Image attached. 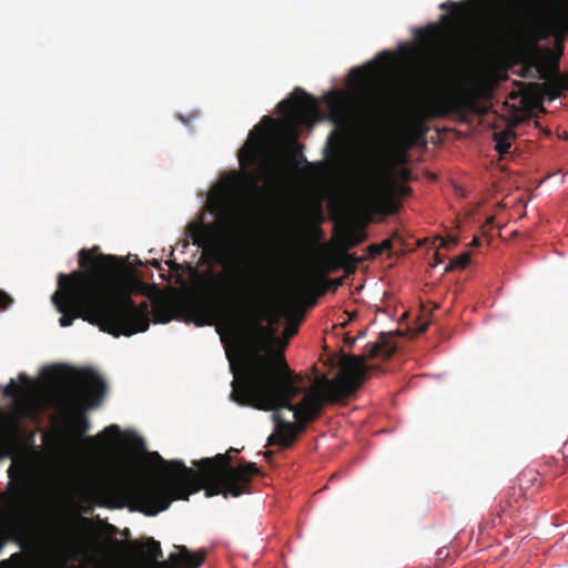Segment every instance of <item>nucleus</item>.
<instances>
[{
    "instance_id": "41",
    "label": "nucleus",
    "mask_w": 568,
    "mask_h": 568,
    "mask_svg": "<svg viewBox=\"0 0 568 568\" xmlns=\"http://www.w3.org/2000/svg\"><path fill=\"white\" fill-rule=\"evenodd\" d=\"M427 328H428V324H427V323H425V324L420 325V327L418 328V332H419V333H424V332H426V331H427Z\"/></svg>"
},
{
    "instance_id": "20",
    "label": "nucleus",
    "mask_w": 568,
    "mask_h": 568,
    "mask_svg": "<svg viewBox=\"0 0 568 568\" xmlns=\"http://www.w3.org/2000/svg\"><path fill=\"white\" fill-rule=\"evenodd\" d=\"M524 497L508 496V489L505 491L504 499L500 501V509L504 514H510L514 509L520 507V500Z\"/></svg>"
},
{
    "instance_id": "23",
    "label": "nucleus",
    "mask_w": 568,
    "mask_h": 568,
    "mask_svg": "<svg viewBox=\"0 0 568 568\" xmlns=\"http://www.w3.org/2000/svg\"><path fill=\"white\" fill-rule=\"evenodd\" d=\"M154 322L156 323H168L171 321L170 311L161 305H156L153 311Z\"/></svg>"
},
{
    "instance_id": "25",
    "label": "nucleus",
    "mask_w": 568,
    "mask_h": 568,
    "mask_svg": "<svg viewBox=\"0 0 568 568\" xmlns=\"http://www.w3.org/2000/svg\"><path fill=\"white\" fill-rule=\"evenodd\" d=\"M344 257L345 260L351 261V263L345 264V274H347V276L354 273L356 271V264L361 263L364 260L363 257H355L347 253H345Z\"/></svg>"
},
{
    "instance_id": "21",
    "label": "nucleus",
    "mask_w": 568,
    "mask_h": 568,
    "mask_svg": "<svg viewBox=\"0 0 568 568\" xmlns=\"http://www.w3.org/2000/svg\"><path fill=\"white\" fill-rule=\"evenodd\" d=\"M470 262L469 253H463L459 256H456L445 266V273L454 271L456 268L464 270Z\"/></svg>"
},
{
    "instance_id": "10",
    "label": "nucleus",
    "mask_w": 568,
    "mask_h": 568,
    "mask_svg": "<svg viewBox=\"0 0 568 568\" xmlns=\"http://www.w3.org/2000/svg\"><path fill=\"white\" fill-rule=\"evenodd\" d=\"M14 511L20 519L38 517L54 530L64 531L65 525L61 514L52 505L38 509L28 497L19 496L14 504Z\"/></svg>"
},
{
    "instance_id": "24",
    "label": "nucleus",
    "mask_w": 568,
    "mask_h": 568,
    "mask_svg": "<svg viewBox=\"0 0 568 568\" xmlns=\"http://www.w3.org/2000/svg\"><path fill=\"white\" fill-rule=\"evenodd\" d=\"M21 393L22 388L16 383L14 379H11L10 383L3 388V395L8 398H16Z\"/></svg>"
},
{
    "instance_id": "12",
    "label": "nucleus",
    "mask_w": 568,
    "mask_h": 568,
    "mask_svg": "<svg viewBox=\"0 0 568 568\" xmlns=\"http://www.w3.org/2000/svg\"><path fill=\"white\" fill-rule=\"evenodd\" d=\"M346 278L347 274L337 278H327L325 276L315 278L305 276L294 286L292 294L297 301H302L307 296L315 298L317 295H323L327 291L336 292L339 286L344 285Z\"/></svg>"
},
{
    "instance_id": "37",
    "label": "nucleus",
    "mask_w": 568,
    "mask_h": 568,
    "mask_svg": "<svg viewBox=\"0 0 568 568\" xmlns=\"http://www.w3.org/2000/svg\"><path fill=\"white\" fill-rule=\"evenodd\" d=\"M494 220H495V219H494V216H489V217H487V219H486V223H485V225H483V229H485L486 226L491 227V226H493V223H494Z\"/></svg>"
},
{
    "instance_id": "31",
    "label": "nucleus",
    "mask_w": 568,
    "mask_h": 568,
    "mask_svg": "<svg viewBox=\"0 0 568 568\" xmlns=\"http://www.w3.org/2000/svg\"><path fill=\"white\" fill-rule=\"evenodd\" d=\"M457 243V239L456 237H450L448 241H443L442 245L444 247H449L452 245H455Z\"/></svg>"
},
{
    "instance_id": "15",
    "label": "nucleus",
    "mask_w": 568,
    "mask_h": 568,
    "mask_svg": "<svg viewBox=\"0 0 568 568\" xmlns=\"http://www.w3.org/2000/svg\"><path fill=\"white\" fill-rule=\"evenodd\" d=\"M519 485L508 487V496L525 497L526 490L538 481V473L534 470L524 471L519 475Z\"/></svg>"
},
{
    "instance_id": "9",
    "label": "nucleus",
    "mask_w": 568,
    "mask_h": 568,
    "mask_svg": "<svg viewBox=\"0 0 568 568\" xmlns=\"http://www.w3.org/2000/svg\"><path fill=\"white\" fill-rule=\"evenodd\" d=\"M537 78L544 80L541 83L531 84L535 90V97L538 101L548 99L555 100L560 95L561 90L565 88V79L560 75L558 67L548 65L544 62L536 64Z\"/></svg>"
},
{
    "instance_id": "3",
    "label": "nucleus",
    "mask_w": 568,
    "mask_h": 568,
    "mask_svg": "<svg viewBox=\"0 0 568 568\" xmlns=\"http://www.w3.org/2000/svg\"><path fill=\"white\" fill-rule=\"evenodd\" d=\"M150 457L164 466L163 471L130 480L123 488L131 508L145 516H156L174 500H189L192 494L202 489L206 497H240L248 493L252 478L260 474L255 463L233 466L227 453L201 459L197 463L199 471L186 467L181 460L168 462L156 452L151 453Z\"/></svg>"
},
{
    "instance_id": "38",
    "label": "nucleus",
    "mask_w": 568,
    "mask_h": 568,
    "mask_svg": "<svg viewBox=\"0 0 568 568\" xmlns=\"http://www.w3.org/2000/svg\"><path fill=\"white\" fill-rule=\"evenodd\" d=\"M479 245H480V241H479V239H478V237H476V236H475V237L473 239V241L470 242V246H473V247H477V246H479Z\"/></svg>"
},
{
    "instance_id": "13",
    "label": "nucleus",
    "mask_w": 568,
    "mask_h": 568,
    "mask_svg": "<svg viewBox=\"0 0 568 568\" xmlns=\"http://www.w3.org/2000/svg\"><path fill=\"white\" fill-rule=\"evenodd\" d=\"M464 102L458 97L440 95L433 98L414 109V116L419 120L444 118L463 109Z\"/></svg>"
},
{
    "instance_id": "32",
    "label": "nucleus",
    "mask_w": 568,
    "mask_h": 568,
    "mask_svg": "<svg viewBox=\"0 0 568 568\" xmlns=\"http://www.w3.org/2000/svg\"><path fill=\"white\" fill-rule=\"evenodd\" d=\"M244 237L241 236V237H237L236 241L233 243V247L234 248H243V243H244Z\"/></svg>"
},
{
    "instance_id": "39",
    "label": "nucleus",
    "mask_w": 568,
    "mask_h": 568,
    "mask_svg": "<svg viewBox=\"0 0 568 568\" xmlns=\"http://www.w3.org/2000/svg\"><path fill=\"white\" fill-rule=\"evenodd\" d=\"M434 256H435V263L433 264V266H436L437 264H439L442 262V260H440L439 254L437 252L434 254Z\"/></svg>"
},
{
    "instance_id": "18",
    "label": "nucleus",
    "mask_w": 568,
    "mask_h": 568,
    "mask_svg": "<svg viewBox=\"0 0 568 568\" xmlns=\"http://www.w3.org/2000/svg\"><path fill=\"white\" fill-rule=\"evenodd\" d=\"M515 138H516V134L511 129H506V130L494 133L496 151L501 155L509 153V150L511 148V141Z\"/></svg>"
},
{
    "instance_id": "27",
    "label": "nucleus",
    "mask_w": 568,
    "mask_h": 568,
    "mask_svg": "<svg viewBox=\"0 0 568 568\" xmlns=\"http://www.w3.org/2000/svg\"><path fill=\"white\" fill-rule=\"evenodd\" d=\"M13 304V298L6 293L4 291L0 290V308L7 310Z\"/></svg>"
},
{
    "instance_id": "11",
    "label": "nucleus",
    "mask_w": 568,
    "mask_h": 568,
    "mask_svg": "<svg viewBox=\"0 0 568 568\" xmlns=\"http://www.w3.org/2000/svg\"><path fill=\"white\" fill-rule=\"evenodd\" d=\"M239 160L242 168L257 164V175L247 174V179L253 185H256L261 180H271L274 178V165L268 159L262 155L261 145L247 143L240 152Z\"/></svg>"
},
{
    "instance_id": "43",
    "label": "nucleus",
    "mask_w": 568,
    "mask_h": 568,
    "mask_svg": "<svg viewBox=\"0 0 568 568\" xmlns=\"http://www.w3.org/2000/svg\"><path fill=\"white\" fill-rule=\"evenodd\" d=\"M239 262H241L243 265H246L247 258H244V255H241L240 258H237Z\"/></svg>"
},
{
    "instance_id": "8",
    "label": "nucleus",
    "mask_w": 568,
    "mask_h": 568,
    "mask_svg": "<svg viewBox=\"0 0 568 568\" xmlns=\"http://www.w3.org/2000/svg\"><path fill=\"white\" fill-rule=\"evenodd\" d=\"M374 63L352 69L349 82L358 92L359 106L367 113H375L379 109V97L373 83Z\"/></svg>"
},
{
    "instance_id": "34",
    "label": "nucleus",
    "mask_w": 568,
    "mask_h": 568,
    "mask_svg": "<svg viewBox=\"0 0 568 568\" xmlns=\"http://www.w3.org/2000/svg\"><path fill=\"white\" fill-rule=\"evenodd\" d=\"M262 122L266 123L267 125L270 126H274L275 125V122L274 120L268 116V115H265L263 119H262Z\"/></svg>"
},
{
    "instance_id": "5",
    "label": "nucleus",
    "mask_w": 568,
    "mask_h": 568,
    "mask_svg": "<svg viewBox=\"0 0 568 568\" xmlns=\"http://www.w3.org/2000/svg\"><path fill=\"white\" fill-rule=\"evenodd\" d=\"M42 376L51 384H63L58 394V409L68 432L82 437L90 429L87 413L99 407L108 393L103 377L91 368L68 369L51 365L42 369Z\"/></svg>"
},
{
    "instance_id": "6",
    "label": "nucleus",
    "mask_w": 568,
    "mask_h": 568,
    "mask_svg": "<svg viewBox=\"0 0 568 568\" xmlns=\"http://www.w3.org/2000/svg\"><path fill=\"white\" fill-rule=\"evenodd\" d=\"M277 111L283 116V131L296 146L297 128L301 124L310 123L318 114V105L315 98L301 88H295L288 99L277 104Z\"/></svg>"
},
{
    "instance_id": "1",
    "label": "nucleus",
    "mask_w": 568,
    "mask_h": 568,
    "mask_svg": "<svg viewBox=\"0 0 568 568\" xmlns=\"http://www.w3.org/2000/svg\"><path fill=\"white\" fill-rule=\"evenodd\" d=\"M396 346L384 334L373 344H367L362 356H347L339 375L325 379L323 388L305 393L303 376L292 371L282 349L265 344L264 352L250 348L235 368L231 398L242 406L261 410H273L274 432L267 445L290 448L305 430L308 423L317 419L325 403H336L354 393L366 379V359H387Z\"/></svg>"
},
{
    "instance_id": "30",
    "label": "nucleus",
    "mask_w": 568,
    "mask_h": 568,
    "mask_svg": "<svg viewBox=\"0 0 568 568\" xmlns=\"http://www.w3.org/2000/svg\"><path fill=\"white\" fill-rule=\"evenodd\" d=\"M383 252H389L393 247V243L390 239L384 240L382 243H379Z\"/></svg>"
},
{
    "instance_id": "45",
    "label": "nucleus",
    "mask_w": 568,
    "mask_h": 568,
    "mask_svg": "<svg viewBox=\"0 0 568 568\" xmlns=\"http://www.w3.org/2000/svg\"><path fill=\"white\" fill-rule=\"evenodd\" d=\"M272 455H273V453L271 450H267L264 453V456L268 459L272 457Z\"/></svg>"
},
{
    "instance_id": "17",
    "label": "nucleus",
    "mask_w": 568,
    "mask_h": 568,
    "mask_svg": "<svg viewBox=\"0 0 568 568\" xmlns=\"http://www.w3.org/2000/svg\"><path fill=\"white\" fill-rule=\"evenodd\" d=\"M367 234L364 230L357 227H348L341 236V243L345 251L355 247L356 245L365 242Z\"/></svg>"
},
{
    "instance_id": "16",
    "label": "nucleus",
    "mask_w": 568,
    "mask_h": 568,
    "mask_svg": "<svg viewBox=\"0 0 568 568\" xmlns=\"http://www.w3.org/2000/svg\"><path fill=\"white\" fill-rule=\"evenodd\" d=\"M215 225L212 224H194L191 226V237L193 243L200 247L205 246L212 241Z\"/></svg>"
},
{
    "instance_id": "29",
    "label": "nucleus",
    "mask_w": 568,
    "mask_h": 568,
    "mask_svg": "<svg viewBox=\"0 0 568 568\" xmlns=\"http://www.w3.org/2000/svg\"><path fill=\"white\" fill-rule=\"evenodd\" d=\"M225 211V207H224V203L222 201H217L216 203L212 204V212H215V213H224Z\"/></svg>"
},
{
    "instance_id": "47",
    "label": "nucleus",
    "mask_w": 568,
    "mask_h": 568,
    "mask_svg": "<svg viewBox=\"0 0 568 568\" xmlns=\"http://www.w3.org/2000/svg\"><path fill=\"white\" fill-rule=\"evenodd\" d=\"M447 8V3H442L440 4V9H446Z\"/></svg>"
},
{
    "instance_id": "49",
    "label": "nucleus",
    "mask_w": 568,
    "mask_h": 568,
    "mask_svg": "<svg viewBox=\"0 0 568 568\" xmlns=\"http://www.w3.org/2000/svg\"><path fill=\"white\" fill-rule=\"evenodd\" d=\"M388 52H383L382 55L388 57Z\"/></svg>"
},
{
    "instance_id": "33",
    "label": "nucleus",
    "mask_w": 568,
    "mask_h": 568,
    "mask_svg": "<svg viewBox=\"0 0 568 568\" xmlns=\"http://www.w3.org/2000/svg\"><path fill=\"white\" fill-rule=\"evenodd\" d=\"M399 176H400L403 180H408V179H409V176H410V172H409V170H407V169H402V170L399 171Z\"/></svg>"
},
{
    "instance_id": "48",
    "label": "nucleus",
    "mask_w": 568,
    "mask_h": 568,
    "mask_svg": "<svg viewBox=\"0 0 568 568\" xmlns=\"http://www.w3.org/2000/svg\"><path fill=\"white\" fill-rule=\"evenodd\" d=\"M87 494L92 496V495H94V491L93 490H88Z\"/></svg>"
},
{
    "instance_id": "36",
    "label": "nucleus",
    "mask_w": 568,
    "mask_h": 568,
    "mask_svg": "<svg viewBox=\"0 0 568 568\" xmlns=\"http://www.w3.org/2000/svg\"><path fill=\"white\" fill-rule=\"evenodd\" d=\"M286 332H287V335L291 337L296 334L297 327L290 326V327H287Z\"/></svg>"
},
{
    "instance_id": "26",
    "label": "nucleus",
    "mask_w": 568,
    "mask_h": 568,
    "mask_svg": "<svg viewBox=\"0 0 568 568\" xmlns=\"http://www.w3.org/2000/svg\"><path fill=\"white\" fill-rule=\"evenodd\" d=\"M343 104H344V98L342 97V94H339V93L332 94V97L329 98V105L332 106V109L339 110V109H342Z\"/></svg>"
},
{
    "instance_id": "46",
    "label": "nucleus",
    "mask_w": 568,
    "mask_h": 568,
    "mask_svg": "<svg viewBox=\"0 0 568 568\" xmlns=\"http://www.w3.org/2000/svg\"><path fill=\"white\" fill-rule=\"evenodd\" d=\"M169 264H170L172 267H176V266H178V264H176V263H174V262H169Z\"/></svg>"
},
{
    "instance_id": "42",
    "label": "nucleus",
    "mask_w": 568,
    "mask_h": 568,
    "mask_svg": "<svg viewBox=\"0 0 568 568\" xmlns=\"http://www.w3.org/2000/svg\"><path fill=\"white\" fill-rule=\"evenodd\" d=\"M19 378H20L21 381L26 382V383H29V382H30V381H29V378H28V376H27L26 374H23V373H21V374L19 375Z\"/></svg>"
},
{
    "instance_id": "7",
    "label": "nucleus",
    "mask_w": 568,
    "mask_h": 568,
    "mask_svg": "<svg viewBox=\"0 0 568 568\" xmlns=\"http://www.w3.org/2000/svg\"><path fill=\"white\" fill-rule=\"evenodd\" d=\"M410 193L412 189L409 186L396 183L392 180L389 170H382L365 180L362 186L361 197L367 207L375 204L378 199H383L390 203L393 211H396L398 205L389 201V197L392 195L404 197Z\"/></svg>"
},
{
    "instance_id": "50",
    "label": "nucleus",
    "mask_w": 568,
    "mask_h": 568,
    "mask_svg": "<svg viewBox=\"0 0 568 568\" xmlns=\"http://www.w3.org/2000/svg\"><path fill=\"white\" fill-rule=\"evenodd\" d=\"M271 323H272V324L276 323V318H272V320H271Z\"/></svg>"
},
{
    "instance_id": "22",
    "label": "nucleus",
    "mask_w": 568,
    "mask_h": 568,
    "mask_svg": "<svg viewBox=\"0 0 568 568\" xmlns=\"http://www.w3.org/2000/svg\"><path fill=\"white\" fill-rule=\"evenodd\" d=\"M120 434H121L120 427L115 424H112V425L105 427L100 434H98L94 437V440H99V442L110 440L111 438L119 437ZM90 439L93 440V438H90Z\"/></svg>"
},
{
    "instance_id": "35",
    "label": "nucleus",
    "mask_w": 568,
    "mask_h": 568,
    "mask_svg": "<svg viewBox=\"0 0 568 568\" xmlns=\"http://www.w3.org/2000/svg\"><path fill=\"white\" fill-rule=\"evenodd\" d=\"M267 131L262 129V133L261 135L258 136V143L262 144L264 142V140L266 139V135H267Z\"/></svg>"
},
{
    "instance_id": "4",
    "label": "nucleus",
    "mask_w": 568,
    "mask_h": 568,
    "mask_svg": "<svg viewBox=\"0 0 568 568\" xmlns=\"http://www.w3.org/2000/svg\"><path fill=\"white\" fill-rule=\"evenodd\" d=\"M223 271L210 274L202 292L189 303L196 326L213 325L220 320L247 322L264 341L275 337V329L263 326L261 282L256 276L235 268L230 260Z\"/></svg>"
},
{
    "instance_id": "2",
    "label": "nucleus",
    "mask_w": 568,
    "mask_h": 568,
    "mask_svg": "<svg viewBox=\"0 0 568 568\" xmlns=\"http://www.w3.org/2000/svg\"><path fill=\"white\" fill-rule=\"evenodd\" d=\"M78 264L80 270L58 275V288L51 296L62 327L82 318L114 337L149 329V303L132 300L131 285L139 280L123 257L101 253L95 245L79 251Z\"/></svg>"
},
{
    "instance_id": "19",
    "label": "nucleus",
    "mask_w": 568,
    "mask_h": 568,
    "mask_svg": "<svg viewBox=\"0 0 568 568\" xmlns=\"http://www.w3.org/2000/svg\"><path fill=\"white\" fill-rule=\"evenodd\" d=\"M439 27L437 24H430L427 29H418L416 37L425 44H434L439 33Z\"/></svg>"
},
{
    "instance_id": "40",
    "label": "nucleus",
    "mask_w": 568,
    "mask_h": 568,
    "mask_svg": "<svg viewBox=\"0 0 568 568\" xmlns=\"http://www.w3.org/2000/svg\"><path fill=\"white\" fill-rule=\"evenodd\" d=\"M333 135H334V132L331 134V136H329V139H328V145H329L331 148H336V145H334V143H335V142L333 141V140H334Z\"/></svg>"
},
{
    "instance_id": "44",
    "label": "nucleus",
    "mask_w": 568,
    "mask_h": 568,
    "mask_svg": "<svg viewBox=\"0 0 568 568\" xmlns=\"http://www.w3.org/2000/svg\"><path fill=\"white\" fill-rule=\"evenodd\" d=\"M354 343H355V338H349V339H347V345H348L349 347H352V346L354 345Z\"/></svg>"
},
{
    "instance_id": "14",
    "label": "nucleus",
    "mask_w": 568,
    "mask_h": 568,
    "mask_svg": "<svg viewBox=\"0 0 568 568\" xmlns=\"http://www.w3.org/2000/svg\"><path fill=\"white\" fill-rule=\"evenodd\" d=\"M130 555L144 565H155L164 561L161 560L163 557L161 544L152 537L134 541L130 545Z\"/></svg>"
},
{
    "instance_id": "28",
    "label": "nucleus",
    "mask_w": 568,
    "mask_h": 568,
    "mask_svg": "<svg viewBox=\"0 0 568 568\" xmlns=\"http://www.w3.org/2000/svg\"><path fill=\"white\" fill-rule=\"evenodd\" d=\"M368 254L372 258H375L376 256L381 255L383 253L382 247L379 244H371L367 247Z\"/></svg>"
}]
</instances>
